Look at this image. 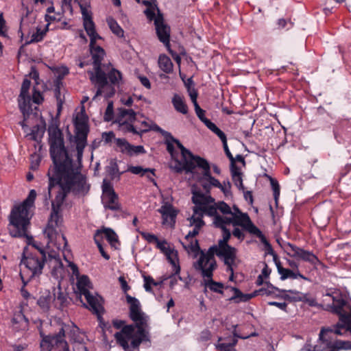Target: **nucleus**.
<instances>
[{
	"instance_id": "26",
	"label": "nucleus",
	"mask_w": 351,
	"mask_h": 351,
	"mask_svg": "<svg viewBox=\"0 0 351 351\" xmlns=\"http://www.w3.org/2000/svg\"><path fill=\"white\" fill-rule=\"evenodd\" d=\"M223 218L228 224L241 226L243 227V228H245V226H247L246 224L250 223L251 221L248 215L243 213L233 217L224 216Z\"/></svg>"
},
{
	"instance_id": "49",
	"label": "nucleus",
	"mask_w": 351,
	"mask_h": 351,
	"mask_svg": "<svg viewBox=\"0 0 351 351\" xmlns=\"http://www.w3.org/2000/svg\"><path fill=\"white\" fill-rule=\"evenodd\" d=\"M144 280V289L147 292H152L151 285L157 286L159 285L158 282H156L154 278L150 276H143Z\"/></svg>"
},
{
	"instance_id": "24",
	"label": "nucleus",
	"mask_w": 351,
	"mask_h": 351,
	"mask_svg": "<svg viewBox=\"0 0 351 351\" xmlns=\"http://www.w3.org/2000/svg\"><path fill=\"white\" fill-rule=\"evenodd\" d=\"M77 279L76 293L79 295L80 301L82 302V296L85 295L86 292H90L91 288V282L89 278L86 275L79 276Z\"/></svg>"
},
{
	"instance_id": "34",
	"label": "nucleus",
	"mask_w": 351,
	"mask_h": 351,
	"mask_svg": "<svg viewBox=\"0 0 351 351\" xmlns=\"http://www.w3.org/2000/svg\"><path fill=\"white\" fill-rule=\"evenodd\" d=\"M204 283L205 287L209 288L211 291L220 294L223 293L224 285L222 282H215L213 278H204Z\"/></svg>"
},
{
	"instance_id": "18",
	"label": "nucleus",
	"mask_w": 351,
	"mask_h": 351,
	"mask_svg": "<svg viewBox=\"0 0 351 351\" xmlns=\"http://www.w3.org/2000/svg\"><path fill=\"white\" fill-rule=\"evenodd\" d=\"M116 144L121 152L130 156L145 152L143 146L131 145L125 138H117Z\"/></svg>"
},
{
	"instance_id": "52",
	"label": "nucleus",
	"mask_w": 351,
	"mask_h": 351,
	"mask_svg": "<svg viewBox=\"0 0 351 351\" xmlns=\"http://www.w3.org/2000/svg\"><path fill=\"white\" fill-rule=\"evenodd\" d=\"M114 118V110H113V102L110 101L108 104L107 108L106 109L104 115V120L105 121L109 122L112 121Z\"/></svg>"
},
{
	"instance_id": "29",
	"label": "nucleus",
	"mask_w": 351,
	"mask_h": 351,
	"mask_svg": "<svg viewBox=\"0 0 351 351\" xmlns=\"http://www.w3.org/2000/svg\"><path fill=\"white\" fill-rule=\"evenodd\" d=\"M52 302V294L50 293V291H45L37 300V304L43 312L48 313L50 310Z\"/></svg>"
},
{
	"instance_id": "38",
	"label": "nucleus",
	"mask_w": 351,
	"mask_h": 351,
	"mask_svg": "<svg viewBox=\"0 0 351 351\" xmlns=\"http://www.w3.org/2000/svg\"><path fill=\"white\" fill-rule=\"evenodd\" d=\"M276 267L282 280H285L287 278L295 279V272L289 269L282 267L280 262L276 263Z\"/></svg>"
},
{
	"instance_id": "60",
	"label": "nucleus",
	"mask_w": 351,
	"mask_h": 351,
	"mask_svg": "<svg viewBox=\"0 0 351 351\" xmlns=\"http://www.w3.org/2000/svg\"><path fill=\"white\" fill-rule=\"evenodd\" d=\"M0 35L5 38L8 37L5 21L3 19L2 13L0 14Z\"/></svg>"
},
{
	"instance_id": "15",
	"label": "nucleus",
	"mask_w": 351,
	"mask_h": 351,
	"mask_svg": "<svg viewBox=\"0 0 351 351\" xmlns=\"http://www.w3.org/2000/svg\"><path fill=\"white\" fill-rule=\"evenodd\" d=\"M287 246L292 252L291 254H289L290 256L307 262L314 267L322 264L320 260L313 252L306 250L290 243L287 244Z\"/></svg>"
},
{
	"instance_id": "54",
	"label": "nucleus",
	"mask_w": 351,
	"mask_h": 351,
	"mask_svg": "<svg viewBox=\"0 0 351 351\" xmlns=\"http://www.w3.org/2000/svg\"><path fill=\"white\" fill-rule=\"evenodd\" d=\"M260 241L264 245V250L265 251L266 254L272 255L274 258H276V254H275L271 245L267 240L265 236L263 238H261Z\"/></svg>"
},
{
	"instance_id": "57",
	"label": "nucleus",
	"mask_w": 351,
	"mask_h": 351,
	"mask_svg": "<svg viewBox=\"0 0 351 351\" xmlns=\"http://www.w3.org/2000/svg\"><path fill=\"white\" fill-rule=\"evenodd\" d=\"M140 234L142 237L149 243H156L158 241V238L154 234L145 232H141Z\"/></svg>"
},
{
	"instance_id": "58",
	"label": "nucleus",
	"mask_w": 351,
	"mask_h": 351,
	"mask_svg": "<svg viewBox=\"0 0 351 351\" xmlns=\"http://www.w3.org/2000/svg\"><path fill=\"white\" fill-rule=\"evenodd\" d=\"M183 246L185 249L191 250L192 252H197L200 250V247L198 243V241L197 239L192 240L190 241V243L188 244V245H184L183 244Z\"/></svg>"
},
{
	"instance_id": "51",
	"label": "nucleus",
	"mask_w": 351,
	"mask_h": 351,
	"mask_svg": "<svg viewBox=\"0 0 351 351\" xmlns=\"http://www.w3.org/2000/svg\"><path fill=\"white\" fill-rule=\"evenodd\" d=\"M12 322L14 324H23L25 325H27L29 323L28 319L25 317V315L23 313L22 311H19V312L14 313Z\"/></svg>"
},
{
	"instance_id": "46",
	"label": "nucleus",
	"mask_w": 351,
	"mask_h": 351,
	"mask_svg": "<svg viewBox=\"0 0 351 351\" xmlns=\"http://www.w3.org/2000/svg\"><path fill=\"white\" fill-rule=\"evenodd\" d=\"M43 101L44 97L43 95V93L40 90H38L36 88H34L32 97H31L32 107L33 108L35 107L33 106L32 103L36 105H40L43 102Z\"/></svg>"
},
{
	"instance_id": "36",
	"label": "nucleus",
	"mask_w": 351,
	"mask_h": 351,
	"mask_svg": "<svg viewBox=\"0 0 351 351\" xmlns=\"http://www.w3.org/2000/svg\"><path fill=\"white\" fill-rule=\"evenodd\" d=\"M106 22L109 28L114 34L120 38L123 37L124 31L114 18L112 16L108 17L106 19Z\"/></svg>"
},
{
	"instance_id": "42",
	"label": "nucleus",
	"mask_w": 351,
	"mask_h": 351,
	"mask_svg": "<svg viewBox=\"0 0 351 351\" xmlns=\"http://www.w3.org/2000/svg\"><path fill=\"white\" fill-rule=\"evenodd\" d=\"M299 295L302 296L301 297L302 300H300V302H302L308 304L309 306L317 307V306H319L317 302L316 298L315 297L311 295L310 293H302V294H299Z\"/></svg>"
},
{
	"instance_id": "39",
	"label": "nucleus",
	"mask_w": 351,
	"mask_h": 351,
	"mask_svg": "<svg viewBox=\"0 0 351 351\" xmlns=\"http://www.w3.org/2000/svg\"><path fill=\"white\" fill-rule=\"evenodd\" d=\"M53 295V301L56 302L57 308H60L65 305L67 301V298L64 293H63L60 289L56 293H54Z\"/></svg>"
},
{
	"instance_id": "9",
	"label": "nucleus",
	"mask_w": 351,
	"mask_h": 351,
	"mask_svg": "<svg viewBox=\"0 0 351 351\" xmlns=\"http://www.w3.org/2000/svg\"><path fill=\"white\" fill-rule=\"evenodd\" d=\"M215 254L217 255L216 247H210L206 252L201 251L199 258L193 263L194 269L201 274L203 278H213V271L217 268Z\"/></svg>"
},
{
	"instance_id": "32",
	"label": "nucleus",
	"mask_w": 351,
	"mask_h": 351,
	"mask_svg": "<svg viewBox=\"0 0 351 351\" xmlns=\"http://www.w3.org/2000/svg\"><path fill=\"white\" fill-rule=\"evenodd\" d=\"M171 102L177 112L183 114H186L188 113V106L185 103L183 97L178 94H174L172 97Z\"/></svg>"
},
{
	"instance_id": "11",
	"label": "nucleus",
	"mask_w": 351,
	"mask_h": 351,
	"mask_svg": "<svg viewBox=\"0 0 351 351\" xmlns=\"http://www.w3.org/2000/svg\"><path fill=\"white\" fill-rule=\"evenodd\" d=\"M89 49L94 66V71H88L90 80L96 83H105V78L103 70L101 68V64L106 55V52L101 47L97 45L96 43H93V44L91 45V42H90Z\"/></svg>"
},
{
	"instance_id": "4",
	"label": "nucleus",
	"mask_w": 351,
	"mask_h": 351,
	"mask_svg": "<svg viewBox=\"0 0 351 351\" xmlns=\"http://www.w3.org/2000/svg\"><path fill=\"white\" fill-rule=\"evenodd\" d=\"M36 197V192L32 189L22 203L12 208L8 217V230L12 237H28L27 229L32 217L29 210L34 206Z\"/></svg>"
},
{
	"instance_id": "40",
	"label": "nucleus",
	"mask_w": 351,
	"mask_h": 351,
	"mask_svg": "<svg viewBox=\"0 0 351 351\" xmlns=\"http://www.w3.org/2000/svg\"><path fill=\"white\" fill-rule=\"evenodd\" d=\"M140 123V126L137 125V128L138 132H140V135L143 133H145L151 130L154 131V127L157 125L156 123H154L152 121H147L145 119L143 121H138Z\"/></svg>"
},
{
	"instance_id": "13",
	"label": "nucleus",
	"mask_w": 351,
	"mask_h": 351,
	"mask_svg": "<svg viewBox=\"0 0 351 351\" xmlns=\"http://www.w3.org/2000/svg\"><path fill=\"white\" fill-rule=\"evenodd\" d=\"M266 285L267 287H263L258 290H255L250 294H244L239 289L236 287H231V290L234 292V295L230 298V300H233L237 303L241 302H245L258 295H271L274 294L276 291L281 292V289L274 287L271 283L266 282Z\"/></svg>"
},
{
	"instance_id": "59",
	"label": "nucleus",
	"mask_w": 351,
	"mask_h": 351,
	"mask_svg": "<svg viewBox=\"0 0 351 351\" xmlns=\"http://www.w3.org/2000/svg\"><path fill=\"white\" fill-rule=\"evenodd\" d=\"M211 338V332L206 329L201 332L199 337L198 338V341L201 343H206Z\"/></svg>"
},
{
	"instance_id": "5",
	"label": "nucleus",
	"mask_w": 351,
	"mask_h": 351,
	"mask_svg": "<svg viewBox=\"0 0 351 351\" xmlns=\"http://www.w3.org/2000/svg\"><path fill=\"white\" fill-rule=\"evenodd\" d=\"M30 85V80L24 79L18 97L19 107L23 116V120L19 123L24 130L29 125L37 123L40 115L37 106H35L34 108L32 107L31 97L29 94Z\"/></svg>"
},
{
	"instance_id": "22",
	"label": "nucleus",
	"mask_w": 351,
	"mask_h": 351,
	"mask_svg": "<svg viewBox=\"0 0 351 351\" xmlns=\"http://www.w3.org/2000/svg\"><path fill=\"white\" fill-rule=\"evenodd\" d=\"M49 256L51 258L50 264L52 276L56 280H62L64 276V269L59 256L49 254Z\"/></svg>"
},
{
	"instance_id": "33",
	"label": "nucleus",
	"mask_w": 351,
	"mask_h": 351,
	"mask_svg": "<svg viewBox=\"0 0 351 351\" xmlns=\"http://www.w3.org/2000/svg\"><path fill=\"white\" fill-rule=\"evenodd\" d=\"M158 63L160 69L163 72L166 73H171L173 71V63L171 59L167 55H160Z\"/></svg>"
},
{
	"instance_id": "63",
	"label": "nucleus",
	"mask_w": 351,
	"mask_h": 351,
	"mask_svg": "<svg viewBox=\"0 0 351 351\" xmlns=\"http://www.w3.org/2000/svg\"><path fill=\"white\" fill-rule=\"evenodd\" d=\"M201 227L199 225L194 226L193 230L189 231V233L186 235L185 239L189 240V239H193L194 237L197 235L199 232Z\"/></svg>"
},
{
	"instance_id": "61",
	"label": "nucleus",
	"mask_w": 351,
	"mask_h": 351,
	"mask_svg": "<svg viewBox=\"0 0 351 351\" xmlns=\"http://www.w3.org/2000/svg\"><path fill=\"white\" fill-rule=\"evenodd\" d=\"M232 328H233L232 335H233L234 337H238L239 339H245L250 337H254V336L258 335V334L255 332H252V334L248 335H241L239 334V332H237V325H233Z\"/></svg>"
},
{
	"instance_id": "27",
	"label": "nucleus",
	"mask_w": 351,
	"mask_h": 351,
	"mask_svg": "<svg viewBox=\"0 0 351 351\" xmlns=\"http://www.w3.org/2000/svg\"><path fill=\"white\" fill-rule=\"evenodd\" d=\"M83 296H84L88 304L87 305L86 304L83 303V305L91 310L93 313L99 315L102 309V306L99 299L97 297L93 296L90 292H86V293Z\"/></svg>"
},
{
	"instance_id": "47",
	"label": "nucleus",
	"mask_w": 351,
	"mask_h": 351,
	"mask_svg": "<svg viewBox=\"0 0 351 351\" xmlns=\"http://www.w3.org/2000/svg\"><path fill=\"white\" fill-rule=\"evenodd\" d=\"M246 225L244 229L250 233L256 235L260 240L265 237L263 232L251 221L250 223Z\"/></svg>"
},
{
	"instance_id": "28",
	"label": "nucleus",
	"mask_w": 351,
	"mask_h": 351,
	"mask_svg": "<svg viewBox=\"0 0 351 351\" xmlns=\"http://www.w3.org/2000/svg\"><path fill=\"white\" fill-rule=\"evenodd\" d=\"M137 113L134 109L119 108L116 122L123 123V121L134 122L136 121Z\"/></svg>"
},
{
	"instance_id": "50",
	"label": "nucleus",
	"mask_w": 351,
	"mask_h": 351,
	"mask_svg": "<svg viewBox=\"0 0 351 351\" xmlns=\"http://www.w3.org/2000/svg\"><path fill=\"white\" fill-rule=\"evenodd\" d=\"M54 12H55V8L53 5L48 7L47 9V14L45 15V21L47 22H48L49 24L50 23H51L52 21L60 20V17L59 18L57 17V16H60V14H51L54 13Z\"/></svg>"
},
{
	"instance_id": "31",
	"label": "nucleus",
	"mask_w": 351,
	"mask_h": 351,
	"mask_svg": "<svg viewBox=\"0 0 351 351\" xmlns=\"http://www.w3.org/2000/svg\"><path fill=\"white\" fill-rule=\"evenodd\" d=\"M154 169L143 168L141 166H130L128 169V171L133 174L140 175L141 176L146 175L147 178L151 180H154Z\"/></svg>"
},
{
	"instance_id": "35",
	"label": "nucleus",
	"mask_w": 351,
	"mask_h": 351,
	"mask_svg": "<svg viewBox=\"0 0 351 351\" xmlns=\"http://www.w3.org/2000/svg\"><path fill=\"white\" fill-rule=\"evenodd\" d=\"M280 293L282 294L278 296L289 302H300V300H302V296L299 294H302V293L296 290L281 289Z\"/></svg>"
},
{
	"instance_id": "55",
	"label": "nucleus",
	"mask_w": 351,
	"mask_h": 351,
	"mask_svg": "<svg viewBox=\"0 0 351 351\" xmlns=\"http://www.w3.org/2000/svg\"><path fill=\"white\" fill-rule=\"evenodd\" d=\"M217 209L224 215L231 213V208L226 202L220 201L217 202Z\"/></svg>"
},
{
	"instance_id": "30",
	"label": "nucleus",
	"mask_w": 351,
	"mask_h": 351,
	"mask_svg": "<svg viewBox=\"0 0 351 351\" xmlns=\"http://www.w3.org/2000/svg\"><path fill=\"white\" fill-rule=\"evenodd\" d=\"M332 300V304L330 306L331 311L339 315V317H341V315H346V313H342L346 302L343 298L341 293L339 292L337 295H335V297H333Z\"/></svg>"
},
{
	"instance_id": "19",
	"label": "nucleus",
	"mask_w": 351,
	"mask_h": 351,
	"mask_svg": "<svg viewBox=\"0 0 351 351\" xmlns=\"http://www.w3.org/2000/svg\"><path fill=\"white\" fill-rule=\"evenodd\" d=\"M82 15L84 28L90 37V42H91V45H93V43H96L97 40L100 39L101 36L97 34L95 29V25L93 21L91 13L83 11V14Z\"/></svg>"
},
{
	"instance_id": "16",
	"label": "nucleus",
	"mask_w": 351,
	"mask_h": 351,
	"mask_svg": "<svg viewBox=\"0 0 351 351\" xmlns=\"http://www.w3.org/2000/svg\"><path fill=\"white\" fill-rule=\"evenodd\" d=\"M155 28L157 36L159 40L166 47H169L170 43V27L165 24L162 14L158 11L157 16L155 19Z\"/></svg>"
},
{
	"instance_id": "12",
	"label": "nucleus",
	"mask_w": 351,
	"mask_h": 351,
	"mask_svg": "<svg viewBox=\"0 0 351 351\" xmlns=\"http://www.w3.org/2000/svg\"><path fill=\"white\" fill-rule=\"evenodd\" d=\"M193 166H194V170L195 169L196 167H198L202 170V176H202V181H206L208 182V184H203L204 188L206 191H208V189L211 186H213L217 187L218 189H220L224 193H226L228 191V190L230 188V183L228 182L227 186H223L222 184H221L220 182L217 179L213 177L210 173V165L206 159H204L200 156H198V158H196V160L193 162Z\"/></svg>"
},
{
	"instance_id": "10",
	"label": "nucleus",
	"mask_w": 351,
	"mask_h": 351,
	"mask_svg": "<svg viewBox=\"0 0 351 351\" xmlns=\"http://www.w3.org/2000/svg\"><path fill=\"white\" fill-rule=\"evenodd\" d=\"M79 328L73 323L71 324H63L57 334L52 336H45L43 339L40 342L41 351H51V348L54 345L58 346L60 344L62 345L63 347L66 346L67 343L64 340L65 332H68L69 331L71 333V338L76 341L75 336Z\"/></svg>"
},
{
	"instance_id": "25",
	"label": "nucleus",
	"mask_w": 351,
	"mask_h": 351,
	"mask_svg": "<svg viewBox=\"0 0 351 351\" xmlns=\"http://www.w3.org/2000/svg\"><path fill=\"white\" fill-rule=\"evenodd\" d=\"M217 203H215L213 205H208V203L204 205V206H194L193 207V212L194 213H199V212H201L202 215L206 214L208 216L213 217V224L215 225V221H216V219L217 217H221L218 213H217Z\"/></svg>"
},
{
	"instance_id": "48",
	"label": "nucleus",
	"mask_w": 351,
	"mask_h": 351,
	"mask_svg": "<svg viewBox=\"0 0 351 351\" xmlns=\"http://www.w3.org/2000/svg\"><path fill=\"white\" fill-rule=\"evenodd\" d=\"M21 278L22 279L23 286L21 289V293L23 298L26 300L27 302L31 300H35V298L30 294L28 291L25 288L26 285L27 284L28 280H25V277L23 276V274L22 273H20Z\"/></svg>"
},
{
	"instance_id": "2",
	"label": "nucleus",
	"mask_w": 351,
	"mask_h": 351,
	"mask_svg": "<svg viewBox=\"0 0 351 351\" xmlns=\"http://www.w3.org/2000/svg\"><path fill=\"white\" fill-rule=\"evenodd\" d=\"M126 301L130 304V317L134 324L124 326L123 320H114V326L121 330L114 334L117 342L125 351L138 349L143 341H149L148 320L149 317L141 311L138 299L126 295Z\"/></svg>"
},
{
	"instance_id": "53",
	"label": "nucleus",
	"mask_w": 351,
	"mask_h": 351,
	"mask_svg": "<svg viewBox=\"0 0 351 351\" xmlns=\"http://www.w3.org/2000/svg\"><path fill=\"white\" fill-rule=\"evenodd\" d=\"M271 186L274 192V197L276 204H278V201L280 197V185L277 180L271 179Z\"/></svg>"
},
{
	"instance_id": "20",
	"label": "nucleus",
	"mask_w": 351,
	"mask_h": 351,
	"mask_svg": "<svg viewBox=\"0 0 351 351\" xmlns=\"http://www.w3.org/2000/svg\"><path fill=\"white\" fill-rule=\"evenodd\" d=\"M158 212L162 215L164 224H175L178 211L171 204L165 203L158 209Z\"/></svg>"
},
{
	"instance_id": "7",
	"label": "nucleus",
	"mask_w": 351,
	"mask_h": 351,
	"mask_svg": "<svg viewBox=\"0 0 351 351\" xmlns=\"http://www.w3.org/2000/svg\"><path fill=\"white\" fill-rule=\"evenodd\" d=\"M105 78V83H96L91 81L97 91L93 98V100L96 99L99 96H104L105 98L108 99L112 97L115 93V86H119L122 80L121 73L115 69H112L108 73L103 71Z\"/></svg>"
},
{
	"instance_id": "14",
	"label": "nucleus",
	"mask_w": 351,
	"mask_h": 351,
	"mask_svg": "<svg viewBox=\"0 0 351 351\" xmlns=\"http://www.w3.org/2000/svg\"><path fill=\"white\" fill-rule=\"evenodd\" d=\"M102 191V202L104 207L111 210H120L121 207L118 202V196L110 184L106 182V180L103 182Z\"/></svg>"
},
{
	"instance_id": "44",
	"label": "nucleus",
	"mask_w": 351,
	"mask_h": 351,
	"mask_svg": "<svg viewBox=\"0 0 351 351\" xmlns=\"http://www.w3.org/2000/svg\"><path fill=\"white\" fill-rule=\"evenodd\" d=\"M132 122L130 121H123V123H118L121 127V129L126 132H131L134 134H139L140 132H138L137 125L134 126Z\"/></svg>"
},
{
	"instance_id": "41",
	"label": "nucleus",
	"mask_w": 351,
	"mask_h": 351,
	"mask_svg": "<svg viewBox=\"0 0 351 351\" xmlns=\"http://www.w3.org/2000/svg\"><path fill=\"white\" fill-rule=\"evenodd\" d=\"M48 26L49 23L46 25V29L45 30H43L40 28H36V32L32 34L30 40L27 42V44L41 41L47 31Z\"/></svg>"
},
{
	"instance_id": "45",
	"label": "nucleus",
	"mask_w": 351,
	"mask_h": 351,
	"mask_svg": "<svg viewBox=\"0 0 351 351\" xmlns=\"http://www.w3.org/2000/svg\"><path fill=\"white\" fill-rule=\"evenodd\" d=\"M106 172L112 178L116 176L119 177L122 173L119 172V167L115 161H111L110 165L106 167Z\"/></svg>"
},
{
	"instance_id": "64",
	"label": "nucleus",
	"mask_w": 351,
	"mask_h": 351,
	"mask_svg": "<svg viewBox=\"0 0 351 351\" xmlns=\"http://www.w3.org/2000/svg\"><path fill=\"white\" fill-rule=\"evenodd\" d=\"M144 13L149 21H155V19L157 16H156L154 9L147 8L146 10H145Z\"/></svg>"
},
{
	"instance_id": "8",
	"label": "nucleus",
	"mask_w": 351,
	"mask_h": 351,
	"mask_svg": "<svg viewBox=\"0 0 351 351\" xmlns=\"http://www.w3.org/2000/svg\"><path fill=\"white\" fill-rule=\"evenodd\" d=\"M46 261V255L44 250L39 249L36 252H31L27 255L24 254L21 264L25 266L26 271L21 272L23 276L26 274L27 278L31 279L39 276Z\"/></svg>"
},
{
	"instance_id": "3",
	"label": "nucleus",
	"mask_w": 351,
	"mask_h": 351,
	"mask_svg": "<svg viewBox=\"0 0 351 351\" xmlns=\"http://www.w3.org/2000/svg\"><path fill=\"white\" fill-rule=\"evenodd\" d=\"M154 131L160 133L165 139V143L167 145V150L171 157L170 168L176 173H181L184 171L186 173H193L194 172L193 162L196 158H198V156L193 155L170 132L164 130L158 125L154 127Z\"/></svg>"
},
{
	"instance_id": "62",
	"label": "nucleus",
	"mask_w": 351,
	"mask_h": 351,
	"mask_svg": "<svg viewBox=\"0 0 351 351\" xmlns=\"http://www.w3.org/2000/svg\"><path fill=\"white\" fill-rule=\"evenodd\" d=\"M68 263L69 267H70L72 272V277H75L77 278L80 276L77 266L73 262L68 261Z\"/></svg>"
},
{
	"instance_id": "37",
	"label": "nucleus",
	"mask_w": 351,
	"mask_h": 351,
	"mask_svg": "<svg viewBox=\"0 0 351 351\" xmlns=\"http://www.w3.org/2000/svg\"><path fill=\"white\" fill-rule=\"evenodd\" d=\"M192 201L195 204V206H204L209 202H214V199L210 196H205L203 194L193 193Z\"/></svg>"
},
{
	"instance_id": "56",
	"label": "nucleus",
	"mask_w": 351,
	"mask_h": 351,
	"mask_svg": "<svg viewBox=\"0 0 351 351\" xmlns=\"http://www.w3.org/2000/svg\"><path fill=\"white\" fill-rule=\"evenodd\" d=\"M94 241H95V243H96L99 250V252L101 253V256L106 259V260H109L110 259V256L109 254H108L105 251H104V249L102 246V243L101 242V239L99 238H98V237L97 235H94Z\"/></svg>"
},
{
	"instance_id": "21",
	"label": "nucleus",
	"mask_w": 351,
	"mask_h": 351,
	"mask_svg": "<svg viewBox=\"0 0 351 351\" xmlns=\"http://www.w3.org/2000/svg\"><path fill=\"white\" fill-rule=\"evenodd\" d=\"M166 256L167 259L171 265L173 270L175 271L176 274H178L180 272V267L178 263V254L177 251L172 249L169 243L162 249V252Z\"/></svg>"
},
{
	"instance_id": "6",
	"label": "nucleus",
	"mask_w": 351,
	"mask_h": 351,
	"mask_svg": "<svg viewBox=\"0 0 351 351\" xmlns=\"http://www.w3.org/2000/svg\"><path fill=\"white\" fill-rule=\"evenodd\" d=\"M227 224L228 223L223 217H217L215 221V226L221 229L223 238L219 241L217 245H214L212 247H216L217 256L223 258L225 265H228L232 271V265L234 263L237 250L235 247L228 244L231 233L226 227Z\"/></svg>"
},
{
	"instance_id": "43",
	"label": "nucleus",
	"mask_w": 351,
	"mask_h": 351,
	"mask_svg": "<svg viewBox=\"0 0 351 351\" xmlns=\"http://www.w3.org/2000/svg\"><path fill=\"white\" fill-rule=\"evenodd\" d=\"M203 215L201 213V212H199V213H194L193 215L188 219L189 221V226H196L197 225L199 226V227H202L204 225V222L202 219Z\"/></svg>"
},
{
	"instance_id": "17",
	"label": "nucleus",
	"mask_w": 351,
	"mask_h": 351,
	"mask_svg": "<svg viewBox=\"0 0 351 351\" xmlns=\"http://www.w3.org/2000/svg\"><path fill=\"white\" fill-rule=\"evenodd\" d=\"M332 330L322 328L319 333V339L322 341L319 346H317L319 351H339L337 339L332 338Z\"/></svg>"
},
{
	"instance_id": "23",
	"label": "nucleus",
	"mask_w": 351,
	"mask_h": 351,
	"mask_svg": "<svg viewBox=\"0 0 351 351\" xmlns=\"http://www.w3.org/2000/svg\"><path fill=\"white\" fill-rule=\"evenodd\" d=\"M94 235H97L101 239V241L104 237L112 247H116V245L119 243L117 234L110 228H103L97 230Z\"/></svg>"
},
{
	"instance_id": "1",
	"label": "nucleus",
	"mask_w": 351,
	"mask_h": 351,
	"mask_svg": "<svg viewBox=\"0 0 351 351\" xmlns=\"http://www.w3.org/2000/svg\"><path fill=\"white\" fill-rule=\"evenodd\" d=\"M74 125L77 162H74L67 153L61 130L58 127H50L48 130L49 152L53 167L47 173L49 185L48 193L45 195L46 200L51 199L53 187L58 185L59 191L51 202L52 210L44 234L48 239V247L55 246L58 250H64L67 246V240L59 228L62 222V217L59 214L62 204L69 193L84 196L90 190L86 176L80 171L84 149L87 145L89 132L85 115H77L74 120Z\"/></svg>"
}]
</instances>
